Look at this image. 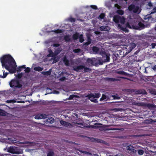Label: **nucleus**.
Listing matches in <instances>:
<instances>
[{
  "label": "nucleus",
  "instance_id": "7",
  "mask_svg": "<svg viewBox=\"0 0 156 156\" xmlns=\"http://www.w3.org/2000/svg\"><path fill=\"white\" fill-rule=\"evenodd\" d=\"M7 150L8 152L12 154H18L21 153L22 151L17 147L10 146L7 148Z\"/></svg>",
  "mask_w": 156,
  "mask_h": 156
},
{
  "label": "nucleus",
  "instance_id": "13",
  "mask_svg": "<svg viewBox=\"0 0 156 156\" xmlns=\"http://www.w3.org/2000/svg\"><path fill=\"white\" fill-rule=\"evenodd\" d=\"M84 68V66L80 65L78 66L74 67L73 70L76 72H79L80 70L83 69Z\"/></svg>",
  "mask_w": 156,
  "mask_h": 156
},
{
  "label": "nucleus",
  "instance_id": "54",
  "mask_svg": "<svg viewBox=\"0 0 156 156\" xmlns=\"http://www.w3.org/2000/svg\"><path fill=\"white\" fill-rule=\"evenodd\" d=\"M66 79V78L65 76H63L62 77H61L59 79V80L61 81H64Z\"/></svg>",
  "mask_w": 156,
  "mask_h": 156
},
{
  "label": "nucleus",
  "instance_id": "53",
  "mask_svg": "<svg viewBox=\"0 0 156 156\" xmlns=\"http://www.w3.org/2000/svg\"><path fill=\"white\" fill-rule=\"evenodd\" d=\"M91 7L92 8L96 10L98 9L97 6L95 5H92L91 6Z\"/></svg>",
  "mask_w": 156,
  "mask_h": 156
},
{
  "label": "nucleus",
  "instance_id": "38",
  "mask_svg": "<svg viewBox=\"0 0 156 156\" xmlns=\"http://www.w3.org/2000/svg\"><path fill=\"white\" fill-rule=\"evenodd\" d=\"M6 114L5 112V111L3 110L0 109V115L5 116Z\"/></svg>",
  "mask_w": 156,
  "mask_h": 156
},
{
  "label": "nucleus",
  "instance_id": "47",
  "mask_svg": "<svg viewBox=\"0 0 156 156\" xmlns=\"http://www.w3.org/2000/svg\"><path fill=\"white\" fill-rule=\"evenodd\" d=\"M138 154L140 155H142L144 154V152L143 150H140L138 151Z\"/></svg>",
  "mask_w": 156,
  "mask_h": 156
},
{
  "label": "nucleus",
  "instance_id": "63",
  "mask_svg": "<svg viewBox=\"0 0 156 156\" xmlns=\"http://www.w3.org/2000/svg\"><path fill=\"white\" fill-rule=\"evenodd\" d=\"M52 119L50 121V123H52L54 122V119L51 118Z\"/></svg>",
  "mask_w": 156,
  "mask_h": 156
},
{
  "label": "nucleus",
  "instance_id": "57",
  "mask_svg": "<svg viewBox=\"0 0 156 156\" xmlns=\"http://www.w3.org/2000/svg\"><path fill=\"white\" fill-rule=\"evenodd\" d=\"M118 77L119 78H121L122 79H127V80H130V79L129 78H127V77Z\"/></svg>",
  "mask_w": 156,
  "mask_h": 156
},
{
  "label": "nucleus",
  "instance_id": "20",
  "mask_svg": "<svg viewBox=\"0 0 156 156\" xmlns=\"http://www.w3.org/2000/svg\"><path fill=\"white\" fill-rule=\"evenodd\" d=\"M81 153L84 154L83 156H93L91 154L88 152L81 151Z\"/></svg>",
  "mask_w": 156,
  "mask_h": 156
},
{
  "label": "nucleus",
  "instance_id": "5",
  "mask_svg": "<svg viewBox=\"0 0 156 156\" xmlns=\"http://www.w3.org/2000/svg\"><path fill=\"white\" fill-rule=\"evenodd\" d=\"M101 60H98V63L100 65H102L104 62H108L110 61V55L107 54L105 52H102Z\"/></svg>",
  "mask_w": 156,
  "mask_h": 156
},
{
  "label": "nucleus",
  "instance_id": "8",
  "mask_svg": "<svg viewBox=\"0 0 156 156\" xmlns=\"http://www.w3.org/2000/svg\"><path fill=\"white\" fill-rule=\"evenodd\" d=\"M136 46V44L134 43L130 44L129 45H126L125 48L127 51V52H130Z\"/></svg>",
  "mask_w": 156,
  "mask_h": 156
},
{
  "label": "nucleus",
  "instance_id": "14",
  "mask_svg": "<svg viewBox=\"0 0 156 156\" xmlns=\"http://www.w3.org/2000/svg\"><path fill=\"white\" fill-rule=\"evenodd\" d=\"M109 99V98L105 95L102 94L101 97L100 99V101H107Z\"/></svg>",
  "mask_w": 156,
  "mask_h": 156
},
{
  "label": "nucleus",
  "instance_id": "45",
  "mask_svg": "<svg viewBox=\"0 0 156 156\" xmlns=\"http://www.w3.org/2000/svg\"><path fill=\"white\" fill-rule=\"evenodd\" d=\"M151 46L152 48H156V42L154 43H151Z\"/></svg>",
  "mask_w": 156,
  "mask_h": 156
},
{
  "label": "nucleus",
  "instance_id": "55",
  "mask_svg": "<svg viewBox=\"0 0 156 156\" xmlns=\"http://www.w3.org/2000/svg\"><path fill=\"white\" fill-rule=\"evenodd\" d=\"M76 126H78V127H81L79 125H83V124L82 123H78L76 122Z\"/></svg>",
  "mask_w": 156,
  "mask_h": 156
},
{
  "label": "nucleus",
  "instance_id": "43",
  "mask_svg": "<svg viewBox=\"0 0 156 156\" xmlns=\"http://www.w3.org/2000/svg\"><path fill=\"white\" fill-rule=\"evenodd\" d=\"M83 69H84V71L85 72H88L89 71H90L91 70L90 69L86 67L85 66H84V68Z\"/></svg>",
  "mask_w": 156,
  "mask_h": 156
},
{
  "label": "nucleus",
  "instance_id": "42",
  "mask_svg": "<svg viewBox=\"0 0 156 156\" xmlns=\"http://www.w3.org/2000/svg\"><path fill=\"white\" fill-rule=\"evenodd\" d=\"M24 71L26 73H29L30 71V69L29 67L26 68Z\"/></svg>",
  "mask_w": 156,
  "mask_h": 156
},
{
  "label": "nucleus",
  "instance_id": "39",
  "mask_svg": "<svg viewBox=\"0 0 156 156\" xmlns=\"http://www.w3.org/2000/svg\"><path fill=\"white\" fill-rule=\"evenodd\" d=\"M6 114L5 112V111L3 110L0 109V115L5 116Z\"/></svg>",
  "mask_w": 156,
  "mask_h": 156
},
{
  "label": "nucleus",
  "instance_id": "58",
  "mask_svg": "<svg viewBox=\"0 0 156 156\" xmlns=\"http://www.w3.org/2000/svg\"><path fill=\"white\" fill-rule=\"evenodd\" d=\"M60 46V44L58 43L55 44H53V46L55 47H58Z\"/></svg>",
  "mask_w": 156,
  "mask_h": 156
},
{
  "label": "nucleus",
  "instance_id": "24",
  "mask_svg": "<svg viewBox=\"0 0 156 156\" xmlns=\"http://www.w3.org/2000/svg\"><path fill=\"white\" fill-rule=\"evenodd\" d=\"M113 60L114 62H117L118 58L119 57V55L118 54H113L112 55Z\"/></svg>",
  "mask_w": 156,
  "mask_h": 156
},
{
  "label": "nucleus",
  "instance_id": "60",
  "mask_svg": "<svg viewBox=\"0 0 156 156\" xmlns=\"http://www.w3.org/2000/svg\"><path fill=\"white\" fill-rule=\"evenodd\" d=\"M156 12V8H155L153 9L152 12H151V13H154V12Z\"/></svg>",
  "mask_w": 156,
  "mask_h": 156
},
{
  "label": "nucleus",
  "instance_id": "56",
  "mask_svg": "<svg viewBox=\"0 0 156 156\" xmlns=\"http://www.w3.org/2000/svg\"><path fill=\"white\" fill-rule=\"evenodd\" d=\"M22 69L21 68L20 66H19L17 69V70L16 69V71L18 72H20L21 71Z\"/></svg>",
  "mask_w": 156,
  "mask_h": 156
},
{
  "label": "nucleus",
  "instance_id": "26",
  "mask_svg": "<svg viewBox=\"0 0 156 156\" xmlns=\"http://www.w3.org/2000/svg\"><path fill=\"white\" fill-rule=\"evenodd\" d=\"M47 56L48 57H55V54L51 50H50L49 51V54Z\"/></svg>",
  "mask_w": 156,
  "mask_h": 156
},
{
  "label": "nucleus",
  "instance_id": "62",
  "mask_svg": "<svg viewBox=\"0 0 156 156\" xmlns=\"http://www.w3.org/2000/svg\"><path fill=\"white\" fill-rule=\"evenodd\" d=\"M26 66L25 65H23L22 66H20V67H21V68L22 69H25L26 68Z\"/></svg>",
  "mask_w": 156,
  "mask_h": 156
},
{
  "label": "nucleus",
  "instance_id": "64",
  "mask_svg": "<svg viewBox=\"0 0 156 156\" xmlns=\"http://www.w3.org/2000/svg\"><path fill=\"white\" fill-rule=\"evenodd\" d=\"M60 51H59V50H57V51H55V53L57 54H58V53L60 52Z\"/></svg>",
  "mask_w": 156,
  "mask_h": 156
},
{
  "label": "nucleus",
  "instance_id": "49",
  "mask_svg": "<svg viewBox=\"0 0 156 156\" xmlns=\"http://www.w3.org/2000/svg\"><path fill=\"white\" fill-rule=\"evenodd\" d=\"M106 155H107V156H119V155L118 154L116 155L115 156L114 155L112 154V153H107Z\"/></svg>",
  "mask_w": 156,
  "mask_h": 156
},
{
  "label": "nucleus",
  "instance_id": "35",
  "mask_svg": "<svg viewBox=\"0 0 156 156\" xmlns=\"http://www.w3.org/2000/svg\"><path fill=\"white\" fill-rule=\"evenodd\" d=\"M54 153L52 151H49L47 154V156H54Z\"/></svg>",
  "mask_w": 156,
  "mask_h": 156
},
{
  "label": "nucleus",
  "instance_id": "1",
  "mask_svg": "<svg viewBox=\"0 0 156 156\" xmlns=\"http://www.w3.org/2000/svg\"><path fill=\"white\" fill-rule=\"evenodd\" d=\"M3 68L8 70L11 73L16 72L17 67L14 59L9 54L3 55L0 58Z\"/></svg>",
  "mask_w": 156,
  "mask_h": 156
},
{
  "label": "nucleus",
  "instance_id": "15",
  "mask_svg": "<svg viewBox=\"0 0 156 156\" xmlns=\"http://www.w3.org/2000/svg\"><path fill=\"white\" fill-rule=\"evenodd\" d=\"M105 80L108 81H119L120 80L116 78H109L108 77H106L105 78Z\"/></svg>",
  "mask_w": 156,
  "mask_h": 156
},
{
  "label": "nucleus",
  "instance_id": "9",
  "mask_svg": "<svg viewBox=\"0 0 156 156\" xmlns=\"http://www.w3.org/2000/svg\"><path fill=\"white\" fill-rule=\"evenodd\" d=\"M101 96V94L100 93H98L95 94L91 93L89 94H88L87 96V97L88 98H99Z\"/></svg>",
  "mask_w": 156,
  "mask_h": 156
},
{
  "label": "nucleus",
  "instance_id": "41",
  "mask_svg": "<svg viewBox=\"0 0 156 156\" xmlns=\"http://www.w3.org/2000/svg\"><path fill=\"white\" fill-rule=\"evenodd\" d=\"M81 51V50L80 48H77L76 49H74L73 50V51L75 53H78L80 52Z\"/></svg>",
  "mask_w": 156,
  "mask_h": 156
},
{
  "label": "nucleus",
  "instance_id": "28",
  "mask_svg": "<svg viewBox=\"0 0 156 156\" xmlns=\"http://www.w3.org/2000/svg\"><path fill=\"white\" fill-rule=\"evenodd\" d=\"M127 149L128 150H129L132 152H134V148L133 147L131 146H129L127 147Z\"/></svg>",
  "mask_w": 156,
  "mask_h": 156
},
{
  "label": "nucleus",
  "instance_id": "31",
  "mask_svg": "<svg viewBox=\"0 0 156 156\" xmlns=\"http://www.w3.org/2000/svg\"><path fill=\"white\" fill-rule=\"evenodd\" d=\"M117 13L120 15H122L124 13V12L123 10L121 9H119L117 10Z\"/></svg>",
  "mask_w": 156,
  "mask_h": 156
},
{
  "label": "nucleus",
  "instance_id": "23",
  "mask_svg": "<svg viewBox=\"0 0 156 156\" xmlns=\"http://www.w3.org/2000/svg\"><path fill=\"white\" fill-rule=\"evenodd\" d=\"M79 34L78 33H76L73 35V39L74 40H77L79 38Z\"/></svg>",
  "mask_w": 156,
  "mask_h": 156
},
{
  "label": "nucleus",
  "instance_id": "33",
  "mask_svg": "<svg viewBox=\"0 0 156 156\" xmlns=\"http://www.w3.org/2000/svg\"><path fill=\"white\" fill-rule=\"evenodd\" d=\"M91 102L98 103V101L96 99H95V98H88Z\"/></svg>",
  "mask_w": 156,
  "mask_h": 156
},
{
  "label": "nucleus",
  "instance_id": "52",
  "mask_svg": "<svg viewBox=\"0 0 156 156\" xmlns=\"http://www.w3.org/2000/svg\"><path fill=\"white\" fill-rule=\"evenodd\" d=\"M139 9V7H135V8L134 9H133V11L134 12H136L137 11H138Z\"/></svg>",
  "mask_w": 156,
  "mask_h": 156
},
{
  "label": "nucleus",
  "instance_id": "46",
  "mask_svg": "<svg viewBox=\"0 0 156 156\" xmlns=\"http://www.w3.org/2000/svg\"><path fill=\"white\" fill-rule=\"evenodd\" d=\"M69 20L70 21L72 22H74L76 21V19L75 18L70 17L69 19Z\"/></svg>",
  "mask_w": 156,
  "mask_h": 156
},
{
  "label": "nucleus",
  "instance_id": "25",
  "mask_svg": "<svg viewBox=\"0 0 156 156\" xmlns=\"http://www.w3.org/2000/svg\"><path fill=\"white\" fill-rule=\"evenodd\" d=\"M38 102L40 103V104L41 105H47L48 102L47 101H45L43 100H40L39 101H38Z\"/></svg>",
  "mask_w": 156,
  "mask_h": 156
},
{
  "label": "nucleus",
  "instance_id": "61",
  "mask_svg": "<svg viewBox=\"0 0 156 156\" xmlns=\"http://www.w3.org/2000/svg\"><path fill=\"white\" fill-rule=\"evenodd\" d=\"M152 69L154 71H156V65L152 67Z\"/></svg>",
  "mask_w": 156,
  "mask_h": 156
},
{
  "label": "nucleus",
  "instance_id": "10",
  "mask_svg": "<svg viewBox=\"0 0 156 156\" xmlns=\"http://www.w3.org/2000/svg\"><path fill=\"white\" fill-rule=\"evenodd\" d=\"M8 140L9 141H10V144H14L15 143H16L18 144H27L29 143L28 142H27L26 143H24L23 142H22L20 141H17L16 140H14L12 138H9L8 139Z\"/></svg>",
  "mask_w": 156,
  "mask_h": 156
},
{
  "label": "nucleus",
  "instance_id": "44",
  "mask_svg": "<svg viewBox=\"0 0 156 156\" xmlns=\"http://www.w3.org/2000/svg\"><path fill=\"white\" fill-rule=\"evenodd\" d=\"M54 31L56 33H60L62 32V30L59 29L55 30Z\"/></svg>",
  "mask_w": 156,
  "mask_h": 156
},
{
  "label": "nucleus",
  "instance_id": "51",
  "mask_svg": "<svg viewBox=\"0 0 156 156\" xmlns=\"http://www.w3.org/2000/svg\"><path fill=\"white\" fill-rule=\"evenodd\" d=\"M87 62L90 63H93V60L90 58H88L87 60Z\"/></svg>",
  "mask_w": 156,
  "mask_h": 156
},
{
  "label": "nucleus",
  "instance_id": "3",
  "mask_svg": "<svg viewBox=\"0 0 156 156\" xmlns=\"http://www.w3.org/2000/svg\"><path fill=\"white\" fill-rule=\"evenodd\" d=\"M9 85L14 91L22 88L23 86L21 81L17 79L12 80L9 83Z\"/></svg>",
  "mask_w": 156,
  "mask_h": 156
},
{
  "label": "nucleus",
  "instance_id": "40",
  "mask_svg": "<svg viewBox=\"0 0 156 156\" xmlns=\"http://www.w3.org/2000/svg\"><path fill=\"white\" fill-rule=\"evenodd\" d=\"M105 16V15L104 13H101L99 15L98 18L102 20L104 18Z\"/></svg>",
  "mask_w": 156,
  "mask_h": 156
},
{
  "label": "nucleus",
  "instance_id": "59",
  "mask_svg": "<svg viewBox=\"0 0 156 156\" xmlns=\"http://www.w3.org/2000/svg\"><path fill=\"white\" fill-rule=\"evenodd\" d=\"M90 41H88L87 42H86L85 44L86 45H88L90 44Z\"/></svg>",
  "mask_w": 156,
  "mask_h": 156
},
{
  "label": "nucleus",
  "instance_id": "48",
  "mask_svg": "<svg viewBox=\"0 0 156 156\" xmlns=\"http://www.w3.org/2000/svg\"><path fill=\"white\" fill-rule=\"evenodd\" d=\"M112 96L115 99H119L120 98L119 96H117L115 95H113Z\"/></svg>",
  "mask_w": 156,
  "mask_h": 156
},
{
  "label": "nucleus",
  "instance_id": "11",
  "mask_svg": "<svg viewBox=\"0 0 156 156\" xmlns=\"http://www.w3.org/2000/svg\"><path fill=\"white\" fill-rule=\"evenodd\" d=\"M48 115L45 114H41L37 115L35 117L36 119H45L47 118Z\"/></svg>",
  "mask_w": 156,
  "mask_h": 156
},
{
  "label": "nucleus",
  "instance_id": "36",
  "mask_svg": "<svg viewBox=\"0 0 156 156\" xmlns=\"http://www.w3.org/2000/svg\"><path fill=\"white\" fill-rule=\"evenodd\" d=\"M79 38L80 42L81 43L83 42L84 41V39L83 37V36L82 34L80 35Z\"/></svg>",
  "mask_w": 156,
  "mask_h": 156
},
{
  "label": "nucleus",
  "instance_id": "37",
  "mask_svg": "<svg viewBox=\"0 0 156 156\" xmlns=\"http://www.w3.org/2000/svg\"><path fill=\"white\" fill-rule=\"evenodd\" d=\"M121 130L120 129L116 128H106L105 129V130Z\"/></svg>",
  "mask_w": 156,
  "mask_h": 156
},
{
  "label": "nucleus",
  "instance_id": "17",
  "mask_svg": "<svg viewBox=\"0 0 156 156\" xmlns=\"http://www.w3.org/2000/svg\"><path fill=\"white\" fill-rule=\"evenodd\" d=\"M60 122L61 125H64L66 127H68L71 125V124L70 123L67 122L63 120H61L60 121Z\"/></svg>",
  "mask_w": 156,
  "mask_h": 156
},
{
  "label": "nucleus",
  "instance_id": "21",
  "mask_svg": "<svg viewBox=\"0 0 156 156\" xmlns=\"http://www.w3.org/2000/svg\"><path fill=\"white\" fill-rule=\"evenodd\" d=\"M64 40L66 42H69L71 41L69 35H66L64 37Z\"/></svg>",
  "mask_w": 156,
  "mask_h": 156
},
{
  "label": "nucleus",
  "instance_id": "4",
  "mask_svg": "<svg viewBox=\"0 0 156 156\" xmlns=\"http://www.w3.org/2000/svg\"><path fill=\"white\" fill-rule=\"evenodd\" d=\"M134 105L138 106L146 107L151 110L153 109L156 108V106L153 104L147 103L144 102H136Z\"/></svg>",
  "mask_w": 156,
  "mask_h": 156
},
{
  "label": "nucleus",
  "instance_id": "19",
  "mask_svg": "<svg viewBox=\"0 0 156 156\" xmlns=\"http://www.w3.org/2000/svg\"><path fill=\"white\" fill-rule=\"evenodd\" d=\"M51 69H50L47 71H43L41 72V73L44 75L45 76H49L51 75Z\"/></svg>",
  "mask_w": 156,
  "mask_h": 156
},
{
  "label": "nucleus",
  "instance_id": "18",
  "mask_svg": "<svg viewBox=\"0 0 156 156\" xmlns=\"http://www.w3.org/2000/svg\"><path fill=\"white\" fill-rule=\"evenodd\" d=\"M63 61L65 64L66 66H69V61L67 59L66 56H64L63 58Z\"/></svg>",
  "mask_w": 156,
  "mask_h": 156
},
{
  "label": "nucleus",
  "instance_id": "16",
  "mask_svg": "<svg viewBox=\"0 0 156 156\" xmlns=\"http://www.w3.org/2000/svg\"><path fill=\"white\" fill-rule=\"evenodd\" d=\"M118 27L119 29H120L123 31L125 32H129L127 28H128L126 27H126H123L122 25H121L120 24H118Z\"/></svg>",
  "mask_w": 156,
  "mask_h": 156
},
{
  "label": "nucleus",
  "instance_id": "2",
  "mask_svg": "<svg viewBox=\"0 0 156 156\" xmlns=\"http://www.w3.org/2000/svg\"><path fill=\"white\" fill-rule=\"evenodd\" d=\"M135 22V20H134ZM126 27L131 29L142 30L145 27V25L141 22H134V23L127 22L126 23Z\"/></svg>",
  "mask_w": 156,
  "mask_h": 156
},
{
  "label": "nucleus",
  "instance_id": "27",
  "mask_svg": "<svg viewBox=\"0 0 156 156\" xmlns=\"http://www.w3.org/2000/svg\"><path fill=\"white\" fill-rule=\"evenodd\" d=\"M3 75L2 76V75H0V77L1 78H5L6 77V76H7V75L9 73H7V72L5 73V70H3Z\"/></svg>",
  "mask_w": 156,
  "mask_h": 156
},
{
  "label": "nucleus",
  "instance_id": "6",
  "mask_svg": "<svg viewBox=\"0 0 156 156\" xmlns=\"http://www.w3.org/2000/svg\"><path fill=\"white\" fill-rule=\"evenodd\" d=\"M113 20L117 23H120L122 24H124L125 22V19L123 16H121L117 15L114 16Z\"/></svg>",
  "mask_w": 156,
  "mask_h": 156
},
{
  "label": "nucleus",
  "instance_id": "22",
  "mask_svg": "<svg viewBox=\"0 0 156 156\" xmlns=\"http://www.w3.org/2000/svg\"><path fill=\"white\" fill-rule=\"evenodd\" d=\"M43 69V68L39 66L35 67L34 68V70L35 71L38 72H40L42 71Z\"/></svg>",
  "mask_w": 156,
  "mask_h": 156
},
{
  "label": "nucleus",
  "instance_id": "50",
  "mask_svg": "<svg viewBox=\"0 0 156 156\" xmlns=\"http://www.w3.org/2000/svg\"><path fill=\"white\" fill-rule=\"evenodd\" d=\"M22 75H23V74H22V73H19L17 75V77L19 78V79H20V78H21L22 76Z\"/></svg>",
  "mask_w": 156,
  "mask_h": 156
},
{
  "label": "nucleus",
  "instance_id": "34",
  "mask_svg": "<svg viewBox=\"0 0 156 156\" xmlns=\"http://www.w3.org/2000/svg\"><path fill=\"white\" fill-rule=\"evenodd\" d=\"M78 97V96L74 94H72L71 95H70L69 98V100H72L73 99V98H77Z\"/></svg>",
  "mask_w": 156,
  "mask_h": 156
},
{
  "label": "nucleus",
  "instance_id": "30",
  "mask_svg": "<svg viewBox=\"0 0 156 156\" xmlns=\"http://www.w3.org/2000/svg\"><path fill=\"white\" fill-rule=\"evenodd\" d=\"M135 8V5L133 4H131L129 6L128 9L129 11H131L133 10Z\"/></svg>",
  "mask_w": 156,
  "mask_h": 156
},
{
  "label": "nucleus",
  "instance_id": "29",
  "mask_svg": "<svg viewBox=\"0 0 156 156\" xmlns=\"http://www.w3.org/2000/svg\"><path fill=\"white\" fill-rule=\"evenodd\" d=\"M92 50L94 52L97 53L99 51V49L98 47L94 46Z\"/></svg>",
  "mask_w": 156,
  "mask_h": 156
},
{
  "label": "nucleus",
  "instance_id": "12",
  "mask_svg": "<svg viewBox=\"0 0 156 156\" xmlns=\"http://www.w3.org/2000/svg\"><path fill=\"white\" fill-rule=\"evenodd\" d=\"M116 73L119 74L123 75L126 76H128L129 77H130L131 76V75L128 73H127L125 72L124 71H118L117 70L115 72Z\"/></svg>",
  "mask_w": 156,
  "mask_h": 156
},
{
  "label": "nucleus",
  "instance_id": "32",
  "mask_svg": "<svg viewBox=\"0 0 156 156\" xmlns=\"http://www.w3.org/2000/svg\"><path fill=\"white\" fill-rule=\"evenodd\" d=\"M107 26H102L100 28V30L101 31H107Z\"/></svg>",
  "mask_w": 156,
  "mask_h": 156
}]
</instances>
